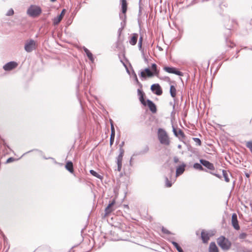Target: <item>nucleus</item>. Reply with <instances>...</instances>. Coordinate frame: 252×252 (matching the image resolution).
<instances>
[{
	"label": "nucleus",
	"instance_id": "obj_7",
	"mask_svg": "<svg viewBox=\"0 0 252 252\" xmlns=\"http://www.w3.org/2000/svg\"><path fill=\"white\" fill-rule=\"evenodd\" d=\"M152 91L158 95H160L162 94V90L158 84H155L151 86Z\"/></svg>",
	"mask_w": 252,
	"mask_h": 252
},
{
	"label": "nucleus",
	"instance_id": "obj_34",
	"mask_svg": "<svg viewBox=\"0 0 252 252\" xmlns=\"http://www.w3.org/2000/svg\"><path fill=\"white\" fill-rule=\"evenodd\" d=\"M142 40H143L142 37H140L139 38V42H138V46L140 49H141L142 48Z\"/></svg>",
	"mask_w": 252,
	"mask_h": 252
},
{
	"label": "nucleus",
	"instance_id": "obj_28",
	"mask_svg": "<svg viewBox=\"0 0 252 252\" xmlns=\"http://www.w3.org/2000/svg\"><path fill=\"white\" fill-rule=\"evenodd\" d=\"M193 167L194 168L199 170H203V169H204L203 167L202 166V165L198 163H196L194 164Z\"/></svg>",
	"mask_w": 252,
	"mask_h": 252
},
{
	"label": "nucleus",
	"instance_id": "obj_41",
	"mask_svg": "<svg viewBox=\"0 0 252 252\" xmlns=\"http://www.w3.org/2000/svg\"><path fill=\"white\" fill-rule=\"evenodd\" d=\"M136 81L138 82V79L137 78V77H136Z\"/></svg>",
	"mask_w": 252,
	"mask_h": 252
},
{
	"label": "nucleus",
	"instance_id": "obj_16",
	"mask_svg": "<svg viewBox=\"0 0 252 252\" xmlns=\"http://www.w3.org/2000/svg\"><path fill=\"white\" fill-rule=\"evenodd\" d=\"M173 132L174 134L179 137L182 138H185V135L184 132L180 129L177 131L175 128H173Z\"/></svg>",
	"mask_w": 252,
	"mask_h": 252
},
{
	"label": "nucleus",
	"instance_id": "obj_26",
	"mask_svg": "<svg viewBox=\"0 0 252 252\" xmlns=\"http://www.w3.org/2000/svg\"><path fill=\"white\" fill-rule=\"evenodd\" d=\"M222 174H223V177L224 178V180L225 181V182H229V179L228 178V174H227L226 171L223 170H222Z\"/></svg>",
	"mask_w": 252,
	"mask_h": 252
},
{
	"label": "nucleus",
	"instance_id": "obj_24",
	"mask_svg": "<svg viewBox=\"0 0 252 252\" xmlns=\"http://www.w3.org/2000/svg\"><path fill=\"white\" fill-rule=\"evenodd\" d=\"M173 246L176 248L178 252H184L181 247L178 245V244L175 242H172Z\"/></svg>",
	"mask_w": 252,
	"mask_h": 252
},
{
	"label": "nucleus",
	"instance_id": "obj_8",
	"mask_svg": "<svg viewBox=\"0 0 252 252\" xmlns=\"http://www.w3.org/2000/svg\"><path fill=\"white\" fill-rule=\"evenodd\" d=\"M18 66V63L15 62H10L6 63L3 66V68L5 71H10Z\"/></svg>",
	"mask_w": 252,
	"mask_h": 252
},
{
	"label": "nucleus",
	"instance_id": "obj_19",
	"mask_svg": "<svg viewBox=\"0 0 252 252\" xmlns=\"http://www.w3.org/2000/svg\"><path fill=\"white\" fill-rule=\"evenodd\" d=\"M83 49L88 58L91 61L92 63H93L94 59L92 53L86 47H84Z\"/></svg>",
	"mask_w": 252,
	"mask_h": 252
},
{
	"label": "nucleus",
	"instance_id": "obj_25",
	"mask_svg": "<svg viewBox=\"0 0 252 252\" xmlns=\"http://www.w3.org/2000/svg\"><path fill=\"white\" fill-rule=\"evenodd\" d=\"M111 145H112L113 144V142L114 136H115V129H114L113 125H112V123H111Z\"/></svg>",
	"mask_w": 252,
	"mask_h": 252
},
{
	"label": "nucleus",
	"instance_id": "obj_11",
	"mask_svg": "<svg viewBox=\"0 0 252 252\" xmlns=\"http://www.w3.org/2000/svg\"><path fill=\"white\" fill-rule=\"evenodd\" d=\"M200 162L203 165H204L208 169L211 170H214L215 169L213 164L210 162L209 161L204 159H200Z\"/></svg>",
	"mask_w": 252,
	"mask_h": 252
},
{
	"label": "nucleus",
	"instance_id": "obj_5",
	"mask_svg": "<svg viewBox=\"0 0 252 252\" xmlns=\"http://www.w3.org/2000/svg\"><path fill=\"white\" fill-rule=\"evenodd\" d=\"M41 9L35 5H31L27 10V13L29 15L32 17L38 16L41 13Z\"/></svg>",
	"mask_w": 252,
	"mask_h": 252
},
{
	"label": "nucleus",
	"instance_id": "obj_4",
	"mask_svg": "<svg viewBox=\"0 0 252 252\" xmlns=\"http://www.w3.org/2000/svg\"><path fill=\"white\" fill-rule=\"evenodd\" d=\"M219 246L223 250H227L231 247V242L224 236H220L217 239Z\"/></svg>",
	"mask_w": 252,
	"mask_h": 252
},
{
	"label": "nucleus",
	"instance_id": "obj_20",
	"mask_svg": "<svg viewBox=\"0 0 252 252\" xmlns=\"http://www.w3.org/2000/svg\"><path fill=\"white\" fill-rule=\"evenodd\" d=\"M201 238L204 243H207L209 240V234L206 232H201Z\"/></svg>",
	"mask_w": 252,
	"mask_h": 252
},
{
	"label": "nucleus",
	"instance_id": "obj_30",
	"mask_svg": "<svg viewBox=\"0 0 252 252\" xmlns=\"http://www.w3.org/2000/svg\"><path fill=\"white\" fill-rule=\"evenodd\" d=\"M165 184L166 187L168 188L171 187L172 186L171 182L168 180L167 178H166L165 179Z\"/></svg>",
	"mask_w": 252,
	"mask_h": 252
},
{
	"label": "nucleus",
	"instance_id": "obj_21",
	"mask_svg": "<svg viewBox=\"0 0 252 252\" xmlns=\"http://www.w3.org/2000/svg\"><path fill=\"white\" fill-rule=\"evenodd\" d=\"M170 93L171 95V96L173 98L176 97V89L174 86L171 85L170 88Z\"/></svg>",
	"mask_w": 252,
	"mask_h": 252
},
{
	"label": "nucleus",
	"instance_id": "obj_18",
	"mask_svg": "<svg viewBox=\"0 0 252 252\" xmlns=\"http://www.w3.org/2000/svg\"><path fill=\"white\" fill-rule=\"evenodd\" d=\"M65 168L70 173L74 172L73 163L71 161H67L65 164Z\"/></svg>",
	"mask_w": 252,
	"mask_h": 252
},
{
	"label": "nucleus",
	"instance_id": "obj_10",
	"mask_svg": "<svg viewBox=\"0 0 252 252\" xmlns=\"http://www.w3.org/2000/svg\"><path fill=\"white\" fill-rule=\"evenodd\" d=\"M231 223L232 226L235 229H240V226L237 220V216L235 213L233 214L232 215Z\"/></svg>",
	"mask_w": 252,
	"mask_h": 252
},
{
	"label": "nucleus",
	"instance_id": "obj_12",
	"mask_svg": "<svg viewBox=\"0 0 252 252\" xmlns=\"http://www.w3.org/2000/svg\"><path fill=\"white\" fill-rule=\"evenodd\" d=\"M123 152H121L119 155L118 156L117 159V163L118 165L117 169L119 171H120L122 168V160H123Z\"/></svg>",
	"mask_w": 252,
	"mask_h": 252
},
{
	"label": "nucleus",
	"instance_id": "obj_39",
	"mask_svg": "<svg viewBox=\"0 0 252 252\" xmlns=\"http://www.w3.org/2000/svg\"><path fill=\"white\" fill-rule=\"evenodd\" d=\"M113 203H114V201L111 202V207L113 205Z\"/></svg>",
	"mask_w": 252,
	"mask_h": 252
},
{
	"label": "nucleus",
	"instance_id": "obj_15",
	"mask_svg": "<svg viewBox=\"0 0 252 252\" xmlns=\"http://www.w3.org/2000/svg\"><path fill=\"white\" fill-rule=\"evenodd\" d=\"M209 252H219L215 242H211L209 248Z\"/></svg>",
	"mask_w": 252,
	"mask_h": 252
},
{
	"label": "nucleus",
	"instance_id": "obj_32",
	"mask_svg": "<svg viewBox=\"0 0 252 252\" xmlns=\"http://www.w3.org/2000/svg\"><path fill=\"white\" fill-rule=\"evenodd\" d=\"M14 14V10L11 8L9 9L6 13V16H12Z\"/></svg>",
	"mask_w": 252,
	"mask_h": 252
},
{
	"label": "nucleus",
	"instance_id": "obj_22",
	"mask_svg": "<svg viewBox=\"0 0 252 252\" xmlns=\"http://www.w3.org/2000/svg\"><path fill=\"white\" fill-rule=\"evenodd\" d=\"M122 12L125 14L127 10V2L126 0H122Z\"/></svg>",
	"mask_w": 252,
	"mask_h": 252
},
{
	"label": "nucleus",
	"instance_id": "obj_37",
	"mask_svg": "<svg viewBox=\"0 0 252 252\" xmlns=\"http://www.w3.org/2000/svg\"><path fill=\"white\" fill-rule=\"evenodd\" d=\"M214 175H215L216 176H217V177L219 178H221V176H220L218 174H215Z\"/></svg>",
	"mask_w": 252,
	"mask_h": 252
},
{
	"label": "nucleus",
	"instance_id": "obj_2",
	"mask_svg": "<svg viewBox=\"0 0 252 252\" xmlns=\"http://www.w3.org/2000/svg\"><path fill=\"white\" fill-rule=\"evenodd\" d=\"M159 71L157 68V65L156 63H153L151 69L149 68H145L140 72V76L142 78L152 77L154 76H158Z\"/></svg>",
	"mask_w": 252,
	"mask_h": 252
},
{
	"label": "nucleus",
	"instance_id": "obj_23",
	"mask_svg": "<svg viewBox=\"0 0 252 252\" xmlns=\"http://www.w3.org/2000/svg\"><path fill=\"white\" fill-rule=\"evenodd\" d=\"M110 213V202L107 205V207L105 208V213L103 217V219H105L106 217H107L109 214Z\"/></svg>",
	"mask_w": 252,
	"mask_h": 252
},
{
	"label": "nucleus",
	"instance_id": "obj_35",
	"mask_svg": "<svg viewBox=\"0 0 252 252\" xmlns=\"http://www.w3.org/2000/svg\"><path fill=\"white\" fill-rule=\"evenodd\" d=\"M14 160V158H8L7 160H6V163H10V162H11L12 161H13Z\"/></svg>",
	"mask_w": 252,
	"mask_h": 252
},
{
	"label": "nucleus",
	"instance_id": "obj_9",
	"mask_svg": "<svg viewBox=\"0 0 252 252\" xmlns=\"http://www.w3.org/2000/svg\"><path fill=\"white\" fill-rule=\"evenodd\" d=\"M163 69L167 72L169 73H173L179 76H182L183 74L182 73L176 70V69L175 67H167L165 66L163 68Z\"/></svg>",
	"mask_w": 252,
	"mask_h": 252
},
{
	"label": "nucleus",
	"instance_id": "obj_1",
	"mask_svg": "<svg viewBox=\"0 0 252 252\" xmlns=\"http://www.w3.org/2000/svg\"><path fill=\"white\" fill-rule=\"evenodd\" d=\"M137 93L140 102L145 106H148L149 109L153 113H156L157 112V109L155 104L149 99H148L146 101L145 100L144 96H145V94L142 90L138 89Z\"/></svg>",
	"mask_w": 252,
	"mask_h": 252
},
{
	"label": "nucleus",
	"instance_id": "obj_13",
	"mask_svg": "<svg viewBox=\"0 0 252 252\" xmlns=\"http://www.w3.org/2000/svg\"><path fill=\"white\" fill-rule=\"evenodd\" d=\"M138 37V34L137 33L132 34L129 39V43L131 45H135L137 42Z\"/></svg>",
	"mask_w": 252,
	"mask_h": 252
},
{
	"label": "nucleus",
	"instance_id": "obj_36",
	"mask_svg": "<svg viewBox=\"0 0 252 252\" xmlns=\"http://www.w3.org/2000/svg\"><path fill=\"white\" fill-rule=\"evenodd\" d=\"M174 161L175 163H177L179 162V158L177 157H174Z\"/></svg>",
	"mask_w": 252,
	"mask_h": 252
},
{
	"label": "nucleus",
	"instance_id": "obj_40",
	"mask_svg": "<svg viewBox=\"0 0 252 252\" xmlns=\"http://www.w3.org/2000/svg\"><path fill=\"white\" fill-rule=\"evenodd\" d=\"M52 2H55L56 0H50Z\"/></svg>",
	"mask_w": 252,
	"mask_h": 252
},
{
	"label": "nucleus",
	"instance_id": "obj_17",
	"mask_svg": "<svg viewBox=\"0 0 252 252\" xmlns=\"http://www.w3.org/2000/svg\"><path fill=\"white\" fill-rule=\"evenodd\" d=\"M185 165L182 164L177 168L176 169V176H178L183 174L185 171Z\"/></svg>",
	"mask_w": 252,
	"mask_h": 252
},
{
	"label": "nucleus",
	"instance_id": "obj_3",
	"mask_svg": "<svg viewBox=\"0 0 252 252\" xmlns=\"http://www.w3.org/2000/svg\"><path fill=\"white\" fill-rule=\"evenodd\" d=\"M158 139L161 144L169 145L170 143V138L167 132L162 128H158Z\"/></svg>",
	"mask_w": 252,
	"mask_h": 252
},
{
	"label": "nucleus",
	"instance_id": "obj_29",
	"mask_svg": "<svg viewBox=\"0 0 252 252\" xmlns=\"http://www.w3.org/2000/svg\"><path fill=\"white\" fill-rule=\"evenodd\" d=\"M246 147L249 149L252 153V141H248L246 143Z\"/></svg>",
	"mask_w": 252,
	"mask_h": 252
},
{
	"label": "nucleus",
	"instance_id": "obj_6",
	"mask_svg": "<svg viewBox=\"0 0 252 252\" xmlns=\"http://www.w3.org/2000/svg\"><path fill=\"white\" fill-rule=\"evenodd\" d=\"M25 50L27 52H31L36 49V42L33 39H30L26 41L25 47Z\"/></svg>",
	"mask_w": 252,
	"mask_h": 252
},
{
	"label": "nucleus",
	"instance_id": "obj_27",
	"mask_svg": "<svg viewBox=\"0 0 252 252\" xmlns=\"http://www.w3.org/2000/svg\"><path fill=\"white\" fill-rule=\"evenodd\" d=\"M90 172L94 176L96 177V178H97L98 179H101V175L98 174L96 171H94L93 170H91L90 171Z\"/></svg>",
	"mask_w": 252,
	"mask_h": 252
},
{
	"label": "nucleus",
	"instance_id": "obj_31",
	"mask_svg": "<svg viewBox=\"0 0 252 252\" xmlns=\"http://www.w3.org/2000/svg\"><path fill=\"white\" fill-rule=\"evenodd\" d=\"M193 140L194 142L196 143L197 145L198 146H200L201 145V140L198 138H193Z\"/></svg>",
	"mask_w": 252,
	"mask_h": 252
},
{
	"label": "nucleus",
	"instance_id": "obj_38",
	"mask_svg": "<svg viewBox=\"0 0 252 252\" xmlns=\"http://www.w3.org/2000/svg\"><path fill=\"white\" fill-rule=\"evenodd\" d=\"M246 176L247 178H249L250 177V174L249 173H246Z\"/></svg>",
	"mask_w": 252,
	"mask_h": 252
},
{
	"label": "nucleus",
	"instance_id": "obj_33",
	"mask_svg": "<svg viewBox=\"0 0 252 252\" xmlns=\"http://www.w3.org/2000/svg\"><path fill=\"white\" fill-rule=\"evenodd\" d=\"M247 234L246 233H242L239 235V238L240 239H245L246 238Z\"/></svg>",
	"mask_w": 252,
	"mask_h": 252
},
{
	"label": "nucleus",
	"instance_id": "obj_14",
	"mask_svg": "<svg viewBox=\"0 0 252 252\" xmlns=\"http://www.w3.org/2000/svg\"><path fill=\"white\" fill-rule=\"evenodd\" d=\"M65 11V10L64 9H63L60 15L58 16L57 17L55 18L54 20V24L55 25H57L60 22L64 14Z\"/></svg>",
	"mask_w": 252,
	"mask_h": 252
}]
</instances>
